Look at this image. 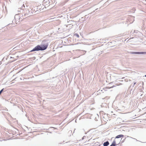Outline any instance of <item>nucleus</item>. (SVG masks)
Masks as SVG:
<instances>
[{"mask_svg":"<svg viewBox=\"0 0 146 146\" xmlns=\"http://www.w3.org/2000/svg\"><path fill=\"white\" fill-rule=\"evenodd\" d=\"M74 35L75 36H77L78 38L79 36V35L78 34H77V33L75 34Z\"/></svg>","mask_w":146,"mask_h":146,"instance_id":"obj_9","label":"nucleus"},{"mask_svg":"<svg viewBox=\"0 0 146 146\" xmlns=\"http://www.w3.org/2000/svg\"><path fill=\"white\" fill-rule=\"evenodd\" d=\"M109 144V142L108 141L104 142L103 143L104 146H108Z\"/></svg>","mask_w":146,"mask_h":146,"instance_id":"obj_5","label":"nucleus"},{"mask_svg":"<svg viewBox=\"0 0 146 146\" xmlns=\"http://www.w3.org/2000/svg\"><path fill=\"white\" fill-rule=\"evenodd\" d=\"M98 9H96L95 10H98Z\"/></svg>","mask_w":146,"mask_h":146,"instance_id":"obj_19","label":"nucleus"},{"mask_svg":"<svg viewBox=\"0 0 146 146\" xmlns=\"http://www.w3.org/2000/svg\"><path fill=\"white\" fill-rule=\"evenodd\" d=\"M136 84V82H134L133 84V87L134 86H135V84Z\"/></svg>","mask_w":146,"mask_h":146,"instance_id":"obj_11","label":"nucleus"},{"mask_svg":"<svg viewBox=\"0 0 146 146\" xmlns=\"http://www.w3.org/2000/svg\"><path fill=\"white\" fill-rule=\"evenodd\" d=\"M14 18L16 21V22H17L20 19V18L18 15H16L14 17Z\"/></svg>","mask_w":146,"mask_h":146,"instance_id":"obj_4","label":"nucleus"},{"mask_svg":"<svg viewBox=\"0 0 146 146\" xmlns=\"http://www.w3.org/2000/svg\"><path fill=\"white\" fill-rule=\"evenodd\" d=\"M131 138H133L132 137H131Z\"/></svg>","mask_w":146,"mask_h":146,"instance_id":"obj_24","label":"nucleus"},{"mask_svg":"<svg viewBox=\"0 0 146 146\" xmlns=\"http://www.w3.org/2000/svg\"><path fill=\"white\" fill-rule=\"evenodd\" d=\"M16 79V78L14 80H15V79Z\"/></svg>","mask_w":146,"mask_h":146,"instance_id":"obj_20","label":"nucleus"},{"mask_svg":"<svg viewBox=\"0 0 146 146\" xmlns=\"http://www.w3.org/2000/svg\"><path fill=\"white\" fill-rule=\"evenodd\" d=\"M126 138H125L123 140L121 141V143H123L125 141V139Z\"/></svg>","mask_w":146,"mask_h":146,"instance_id":"obj_10","label":"nucleus"},{"mask_svg":"<svg viewBox=\"0 0 146 146\" xmlns=\"http://www.w3.org/2000/svg\"><path fill=\"white\" fill-rule=\"evenodd\" d=\"M4 88L2 89L0 91V95L3 92L4 90Z\"/></svg>","mask_w":146,"mask_h":146,"instance_id":"obj_8","label":"nucleus"},{"mask_svg":"<svg viewBox=\"0 0 146 146\" xmlns=\"http://www.w3.org/2000/svg\"><path fill=\"white\" fill-rule=\"evenodd\" d=\"M24 12V16L25 17H28L31 15L30 11L28 10L25 9Z\"/></svg>","mask_w":146,"mask_h":146,"instance_id":"obj_3","label":"nucleus"},{"mask_svg":"<svg viewBox=\"0 0 146 146\" xmlns=\"http://www.w3.org/2000/svg\"><path fill=\"white\" fill-rule=\"evenodd\" d=\"M15 21H14V20L13 21H12V22L13 23H14V22H15Z\"/></svg>","mask_w":146,"mask_h":146,"instance_id":"obj_17","label":"nucleus"},{"mask_svg":"<svg viewBox=\"0 0 146 146\" xmlns=\"http://www.w3.org/2000/svg\"><path fill=\"white\" fill-rule=\"evenodd\" d=\"M134 139H135L136 141H138V140H137V139H135V138H133Z\"/></svg>","mask_w":146,"mask_h":146,"instance_id":"obj_16","label":"nucleus"},{"mask_svg":"<svg viewBox=\"0 0 146 146\" xmlns=\"http://www.w3.org/2000/svg\"><path fill=\"white\" fill-rule=\"evenodd\" d=\"M48 45V43L45 44L38 45L31 50V52L44 50L47 48Z\"/></svg>","mask_w":146,"mask_h":146,"instance_id":"obj_1","label":"nucleus"},{"mask_svg":"<svg viewBox=\"0 0 146 146\" xmlns=\"http://www.w3.org/2000/svg\"><path fill=\"white\" fill-rule=\"evenodd\" d=\"M124 135H119L115 137V138H121V137H124Z\"/></svg>","mask_w":146,"mask_h":146,"instance_id":"obj_6","label":"nucleus"},{"mask_svg":"<svg viewBox=\"0 0 146 146\" xmlns=\"http://www.w3.org/2000/svg\"><path fill=\"white\" fill-rule=\"evenodd\" d=\"M31 10L32 11H31V12L32 13H33V9H31Z\"/></svg>","mask_w":146,"mask_h":146,"instance_id":"obj_15","label":"nucleus"},{"mask_svg":"<svg viewBox=\"0 0 146 146\" xmlns=\"http://www.w3.org/2000/svg\"><path fill=\"white\" fill-rule=\"evenodd\" d=\"M84 137H86L85 136H84L82 137V140L84 139Z\"/></svg>","mask_w":146,"mask_h":146,"instance_id":"obj_12","label":"nucleus"},{"mask_svg":"<svg viewBox=\"0 0 146 146\" xmlns=\"http://www.w3.org/2000/svg\"><path fill=\"white\" fill-rule=\"evenodd\" d=\"M114 86H112L111 87H108V88L109 89H110L111 88H112Z\"/></svg>","mask_w":146,"mask_h":146,"instance_id":"obj_14","label":"nucleus"},{"mask_svg":"<svg viewBox=\"0 0 146 146\" xmlns=\"http://www.w3.org/2000/svg\"><path fill=\"white\" fill-rule=\"evenodd\" d=\"M22 134V133H21V134ZM20 134H19V135H20Z\"/></svg>","mask_w":146,"mask_h":146,"instance_id":"obj_18","label":"nucleus"},{"mask_svg":"<svg viewBox=\"0 0 146 146\" xmlns=\"http://www.w3.org/2000/svg\"><path fill=\"white\" fill-rule=\"evenodd\" d=\"M145 76L146 77V75Z\"/></svg>","mask_w":146,"mask_h":146,"instance_id":"obj_21","label":"nucleus"},{"mask_svg":"<svg viewBox=\"0 0 146 146\" xmlns=\"http://www.w3.org/2000/svg\"><path fill=\"white\" fill-rule=\"evenodd\" d=\"M84 51L85 52V53L86 52V51Z\"/></svg>","mask_w":146,"mask_h":146,"instance_id":"obj_23","label":"nucleus"},{"mask_svg":"<svg viewBox=\"0 0 146 146\" xmlns=\"http://www.w3.org/2000/svg\"><path fill=\"white\" fill-rule=\"evenodd\" d=\"M23 6H24V7H25L24 5H23Z\"/></svg>","mask_w":146,"mask_h":146,"instance_id":"obj_22","label":"nucleus"},{"mask_svg":"<svg viewBox=\"0 0 146 146\" xmlns=\"http://www.w3.org/2000/svg\"><path fill=\"white\" fill-rule=\"evenodd\" d=\"M132 54H146V52H132L130 53Z\"/></svg>","mask_w":146,"mask_h":146,"instance_id":"obj_2","label":"nucleus"},{"mask_svg":"<svg viewBox=\"0 0 146 146\" xmlns=\"http://www.w3.org/2000/svg\"><path fill=\"white\" fill-rule=\"evenodd\" d=\"M138 31H135L134 32V33H137V32Z\"/></svg>","mask_w":146,"mask_h":146,"instance_id":"obj_13","label":"nucleus"},{"mask_svg":"<svg viewBox=\"0 0 146 146\" xmlns=\"http://www.w3.org/2000/svg\"><path fill=\"white\" fill-rule=\"evenodd\" d=\"M116 145V144L115 141V140H114L113 142L111 144L110 146H115Z\"/></svg>","mask_w":146,"mask_h":146,"instance_id":"obj_7","label":"nucleus"}]
</instances>
